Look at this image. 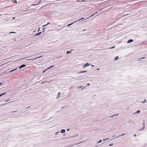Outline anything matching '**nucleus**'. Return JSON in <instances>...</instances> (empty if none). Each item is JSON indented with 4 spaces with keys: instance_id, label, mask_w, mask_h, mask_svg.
<instances>
[{
    "instance_id": "nucleus-1",
    "label": "nucleus",
    "mask_w": 147,
    "mask_h": 147,
    "mask_svg": "<svg viewBox=\"0 0 147 147\" xmlns=\"http://www.w3.org/2000/svg\"><path fill=\"white\" fill-rule=\"evenodd\" d=\"M42 57V56H41L40 57H37L35 58H33V59L31 58L30 57H28V61H29V60H35L37 58H39Z\"/></svg>"
},
{
    "instance_id": "nucleus-2",
    "label": "nucleus",
    "mask_w": 147,
    "mask_h": 147,
    "mask_svg": "<svg viewBox=\"0 0 147 147\" xmlns=\"http://www.w3.org/2000/svg\"><path fill=\"white\" fill-rule=\"evenodd\" d=\"M90 64L88 63H87L86 64L84 65H83V68H85L86 67H88L89 65Z\"/></svg>"
},
{
    "instance_id": "nucleus-3",
    "label": "nucleus",
    "mask_w": 147,
    "mask_h": 147,
    "mask_svg": "<svg viewBox=\"0 0 147 147\" xmlns=\"http://www.w3.org/2000/svg\"><path fill=\"white\" fill-rule=\"evenodd\" d=\"M84 18H81V19H79V20H78V21H76V22H77V21H79L80 20H82V19H83ZM75 22H73V23H71V24H68V25H67V26H71V25H72V24H73V23H75Z\"/></svg>"
},
{
    "instance_id": "nucleus-4",
    "label": "nucleus",
    "mask_w": 147,
    "mask_h": 147,
    "mask_svg": "<svg viewBox=\"0 0 147 147\" xmlns=\"http://www.w3.org/2000/svg\"><path fill=\"white\" fill-rule=\"evenodd\" d=\"M79 134H76L75 135H74L72 136H71V137H69V138H73V137H74V138L78 136H79Z\"/></svg>"
},
{
    "instance_id": "nucleus-5",
    "label": "nucleus",
    "mask_w": 147,
    "mask_h": 147,
    "mask_svg": "<svg viewBox=\"0 0 147 147\" xmlns=\"http://www.w3.org/2000/svg\"><path fill=\"white\" fill-rule=\"evenodd\" d=\"M133 41V40L132 39H131L129 40L127 42V43H129L132 42Z\"/></svg>"
},
{
    "instance_id": "nucleus-6",
    "label": "nucleus",
    "mask_w": 147,
    "mask_h": 147,
    "mask_svg": "<svg viewBox=\"0 0 147 147\" xmlns=\"http://www.w3.org/2000/svg\"><path fill=\"white\" fill-rule=\"evenodd\" d=\"M26 66V65L23 64V65H21L20 67L19 68V69H21V68H23V67H25Z\"/></svg>"
},
{
    "instance_id": "nucleus-7",
    "label": "nucleus",
    "mask_w": 147,
    "mask_h": 147,
    "mask_svg": "<svg viewBox=\"0 0 147 147\" xmlns=\"http://www.w3.org/2000/svg\"><path fill=\"white\" fill-rule=\"evenodd\" d=\"M41 34V32H40L39 33H36L35 35V36H38V35H40Z\"/></svg>"
},
{
    "instance_id": "nucleus-8",
    "label": "nucleus",
    "mask_w": 147,
    "mask_h": 147,
    "mask_svg": "<svg viewBox=\"0 0 147 147\" xmlns=\"http://www.w3.org/2000/svg\"><path fill=\"white\" fill-rule=\"evenodd\" d=\"M65 129H63L61 130V133H64L65 132Z\"/></svg>"
},
{
    "instance_id": "nucleus-9",
    "label": "nucleus",
    "mask_w": 147,
    "mask_h": 147,
    "mask_svg": "<svg viewBox=\"0 0 147 147\" xmlns=\"http://www.w3.org/2000/svg\"><path fill=\"white\" fill-rule=\"evenodd\" d=\"M60 95H61L60 93V92H59L57 94V98H59L60 96Z\"/></svg>"
},
{
    "instance_id": "nucleus-10",
    "label": "nucleus",
    "mask_w": 147,
    "mask_h": 147,
    "mask_svg": "<svg viewBox=\"0 0 147 147\" xmlns=\"http://www.w3.org/2000/svg\"><path fill=\"white\" fill-rule=\"evenodd\" d=\"M145 128V126L143 127H142V128H141V129H140L139 130V131H142V130H144V129Z\"/></svg>"
},
{
    "instance_id": "nucleus-11",
    "label": "nucleus",
    "mask_w": 147,
    "mask_h": 147,
    "mask_svg": "<svg viewBox=\"0 0 147 147\" xmlns=\"http://www.w3.org/2000/svg\"><path fill=\"white\" fill-rule=\"evenodd\" d=\"M125 134H121V135L120 136H116L115 137V138H119L120 136H122L123 135H124Z\"/></svg>"
},
{
    "instance_id": "nucleus-12",
    "label": "nucleus",
    "mask_w": 147,
    "mask_h": 147,
    "mask_svg": "<svg viewBox=\"0 0 147 147\" xmlns=\"http://www.w3.org/2000/svg\"><path fill=\"white\" fill-rule=\"evenodd\" d=\"M86 72V71H80L79 72V74H81V73H85V72Z\"/></svg>"
},
{
    "instance_id": "nucleus-13",
    "label": "nucleus",
    "mask_w": 147,
    "mask_h": 147,
    "mask_svg": "<svg viewBox=\"0 0 147 147\" xmlns=\"http://www.w3.org/2000/svg\"><path fill=\"white\" fill-rule=\"evenodd\" d=\"M140 112V110H138L136 112L134 113V114H136V113H139Z\"/></svg>"
},
{
    "instance_id": "nucleus-14",
    "label": "nucleus",
    "mask_w": 147,
    "mask_h": 147,
    "mask_svg": "<svg viewBox=\"0 0 147 147\" xmlns=\"http://www.w3.org/2000/svg\"><path fill=\"white\" fill-rule=\"evenodd\" d=\"M118 56L116 57L114 59L115 61H116V60H117L118 59Z\"/></svg>"
},
{
    "instance_id": "nucleus-15",
    "label": "nucleus",
    "mask_w": 147,
    "mask_h": 147,
    "mask_svg": "<svg viewBox=\"0 0 147 147\" xmlns=\"http://www.w3.org/2000/svg\"><path fill=\"white\" fill-rule=\"evenodd\" d=\"M118 114H116V115H112V116H110V117H111V118H113V117L115 116H116V115L118 116Z\"/></svg>"
},
{
    "instance_id": "nucleus-16",
    "label": "nucleus",
    "mask_w": 147,
    "mask_h": 147,
    "mask_svg": "<svg viewBox=\"0 0 147 147\" xmlns=\"http://www.w3.org/2000/svg\"><path fill=\"white\" fill-rule=\"evenodd\" d=\"M38 5V4H33L31 5V6H36Z\"/></svg>"
},
{
    "instance_id": "nucleus-17",
    "label": "nucleus",
    "mask_w": 147,
    "mask_h": 147,
    "mask_svg": "<svg viewBox=\"0 0 147 147\" xmlns=\"http://www.w3.org/2000/svg\"><path fill=\"white\" fill-rule=\"evenodd\" d=\"M98 13V12H96V13H94V14H92L91 16H90V17H88V18H86V19H88V18H90V17H92V16H93L94 15V14H95L96 13Z\"/></svg>"
},
{
    "instance_id": "nucleus-18",
    "label": "nucleus",
    "mask_w": 147,
    "mask_h": 147,
    "mask_svg": "<svg viewBox=\"0 0 147 147\" xmlns=\"http://www.w3.org/2000/svg\"><path fill=\"white\" fill-rule=\"evenodd\" d=\"M17 69H14L13 70H11V71H10V72H13V71L16 70Z\"/></svg>"
},
{
    "instance_id": "nucleus-19",
    "label": "nucleus",
    "mask_w": 147,
    "mask_h": 147,
    "mask_svg": "<svg viewBox=\"0 0 147 147\" xmlns=\"http://www.w3.org/2000/svg\"><path fill=\"white\" fill-rule=\"evenodd\" d=\"M102 141V140H100L97 143V144H98L101 142Z\"/></svg>"
},
{
    "instance_id": "nucleus-20",
    "label": "nucleus",
    "mask_w": 147,
    "mask_h": 147,
    "mask_svg": "<svg viewBox=\"0 0 147 147\" xmlns=\"http://www.w3.org/2000/svg\"><path fill=\"white\" fill-rule=\"evenodd\" d=\"M50 24V22H48L47 24L43 25V26H47V25H48L49 24Z\"/></svg>"
},
{
    "instance_id": "nucleus-21",
    "label": "nucleus",
    "mask_w": 147,
    "mask_h": 147,
    "mask_svg": "<svg viewBox=\"0 0 147 147\" xmlns=\"http://www.w3.org/2000/svg\"><path fill=\"white\" fill-rule=\"evenodd\" d=\"M54 66V65H52V66H51V67H49V68L47 69V70L51 68H52V67H53Z\"/></svg>"
},
{
    "instance_id": "nucleus-22",
    "label": "nucleus",
    "mask_w": 147,
    "mask_h": 147,
    "mask_svg": "<svg viewBox=\"0 0 147 147\" xmlns=\"http://www.w3.org/2000/svg\"><path fill=\"white\" fill-rule=\"evenodd\" d=\"M54 66V65H52V66H51V67H49V68L47 69V70L51 68H52V67H53Z\"/></svg>"
},
{
    "instance_id": "nucleus-23",
    "label": "nucleus",
    "mask_w": 147,
    "mask_h": 147,
    "mask_svg": "<svg viewBox=\"0 0 147 147\" xmlns=\"http://www.w3.org/2000/svg\"><path fill=\"white\" fill-rule=\"evenodd\" d=\"M54 66V65H52V66H51V67H49V68L47 69V70L51 68H52V67H53Z\"/></svg>"
},
{
    "instance_id": "nucleus-24",
    "label": "nucleus",
    "mask_w": 147,
    "mask_h": 147,
    "mask_svg": "<svg viewBox=\"0 0 147 147\" xmlns=\"http://www.w3.org/2000/svg\"><path fill=\"white\" fill-rule=\"evenodd\" d=\"M146 102V100L145 99H144V101L142 102L143 103H145Z\"/></svg>"
},
{
    "instance_id": "nucleus-25",
    "label": "nucleus",
    "mask_w": 147,
    "mask_h": 147,
    "mask_svg": "<svg viewBox=\"0 0 147 147\" xmlns=\"http://www.w3.org/2000/svg\"><path fill=\"white\" fill-rule=\"evenodd\" d=\"M71 53V52L70 51H68L67 52V54H68L69 53Z\"/></svg>"
},
{
    "instance_id": "nucleus-26",
    "label": "nucleus",
    "mask_w": 147,
    "mask_h": 147,
    "mask_svg": "<svg viewBox=\"0 0 147 147\" xmlns=\"http://www.w3.org/2000/svg\"><path fill=\"white\" fill-rule=\"evenodd\" d=\"M9 62H7V63H3V64H2V65H1L0 66H2V65H5V64H6L7 63H9Z\"/></svg>"
},
{
    "instance_id": "nucleus-27",
    "label": "nucleus",
    "mask_w": 147,
    "mask_h": 147,
    "mask_svg": "<svg viewBox=\"0 0 147 147\" xmlns=\"http://www.w3.org/2000/svg\"><path fill=\"white\" fill-rule=\"evenodd\" d=\"M45 27H43V28H42V30H43V31H42V32H44V30H45Z\"/></svg>"
},
{
    "instance_id": "nucleus-28",
    "label": "nucleus",
    "mask_w": 147,
    "mask_h": 147,
    "mask_svg": "<svg viewBox=\"0 0 147 147\" xmlns=\"http://www.w3.org/2000/svg\"><path fill=\"white\" fill-rule=\"evenodd\" d=\"M59 132L58 131V132H56V133H55V135H58V134L59 133Z\"/></svg>"
},
{
    "instance_id": "nucleus-29",
    "label": "nucleus",
    "mask_w": 147,
    "mask_h": 147,
    "mask_svg": "<svg viewBox=\"0 0 147 147\" xmlns=\"http://www.w3.org/2000/svg\"><path fill=\"white\" fill-rule=\"evenodd\" d=\"M115 48V46H113V47H111V48H110V49H113L114 48Z\"/></svg>"
},
{
    "instance_id": "nucleus-30",
    "label": "nucleus",
    "mask_w": 147,
    "mask_h": 147,
    "mask_svg": "<svg viewBox=\"0 0 147 147\" xmlns=\"http://www.w3.org/2000/svg\"><path fill=\"white\" fill-rule=\"evenodd\" d=\"M47 69H45V70H44V71H43L42 73H45V72L46 71H47Z\"/></svg>"
},
{
    "instance_id": "nucleus-31",
    "label": "nucleus",
    "mask_w": 147,
    "mask_h": 147,
    "mask_svg": "<svg viewBox=\"0 0 147 147\" xmlns=\"http://www.w3.org/2000/svg\"><path fill=\"white\" fill-rule=\"evenodd\" d=\"M13 33H16V32H11L9 33V34Z\"/></svg>"
},
{
    "instance_id": "nucleus-32",
    "label": "nucleus",
    "mask_w": 147,
    "mask_h": 147,
    "mask_svg": "<svg viewBox=\"0 0 147 147\" xmlns=\"http://www.w3.org/2000/svg\"><path fill=\"white\" fill-rule=\"evenodd\" d=\"M41 2V1H39V3H37V4H38V5Z\"/></svg>"
},
{
    "instance_id": "nucleus-33",
    "label": "nucleus",
    "mask_w": 147,
    "mask_h": 147,
    "mask_svg": "<svg viewBox=\"0 0 147 147\" xmlns=\"http://www.w3.org/2000/svg\"><path fill=\"white\" fill-rule=\"evenodd\" d=\"M143 125H144L143 127L145 126V123H144H144H143Z\"/></svg>"
},
{
    "instance_id": "nucleus-34",
    "label": "nucleus",
    "mask_w": 147,
    "mask_h": 147,
    "mask_svg": "<svg viewBox=\"0 0 147 147\" xmlns=\"http://www.w3.org/2000/svg\"><path fill=\"white\" fill-rule=\"evenodd\" d=\"M77 1L78 2H82L81 1H80V0H77Z\"/></svg>"
},
{
    "instance_id": "nucleus-35",
    "label": "nucleus",
    "mask_w": 147,
    "mask_h": 147,
    "mask_svg": "<svg viewBox=\"0 0 147 147\" xmlns=\"http://www.w3.org/2000/svg\"><path fill=\"white\" fill-rule=\"evenodd\" d=\"M108 139V138L105 139H103V141H105L106 140H107V139Z\"/></svg>"
},
{
    "instance_id": "nucleus-36",
    "label": "nucleus",
    "mask_w": 147,
    "mask_h": 147,
    "mask_svg": "<svg viewBox=\"0 0 147 147\" xmlns=\"http://www.w3.org/2000/svg\"><path fill=\"white\" fill-rule=\"evenodd\" d=\"M113 145V144H110L109 145V146H111Z\"/></svg>"
},
{
    "instance_id": "nucleus-37",
    "label": "nucleus",
    "mask_w": 147,
    "mask_h": 147,
    "mask_svg": "<svg viewBox=\"0 0 147 147\" xmlns=\"http://www.w3.org/2000/svg\"><path fill=\"white\" fill-rule=\"evenodd\" d=\"M6 92H5L3 93L2 94H2V96L3 95H4L5 94H6Z\"/></svg>"
},
{
    "instance_id": "nucleus-38",
    "label": "nucleus",
    "mask_w": 147,
    "mask_h": 147,
    "mask_svg": "<svg viewBox=\"0 0 147 147\" xmlns=\"http://www.w3.org/2000/svg\"><path fill=\"white\" fill-rule=\"evenodd\" d=\"M15 2H13H13L14 3H17V2L15 0Z\"/></svg>"
},
{
    "instance_id": "nucleus-39",
    "label": "nucleus",
    "mask_w": 147,
    "mask_h": 147,
    "mask_svg": "<svg viewBox=\"0 0 147 147\" xmlns=\"http://www.w3.org/2000/svg\"><path fill=\"white\" fill-rule=\"evenodd\" d=\"M145 58V57H143L140 58V59H143Z\"/></svg>"
},
{
    "instance_id": "nucleus-40",
    "label": "nucleus",
    "mask_w": 147,
    "mask_h": 147,
    "mask_svg": "<svg viewBox=\"0 0 147 147\" xmlns=\"http://www.w3.org/2000/svg\"><path fill=\"white\" fill-rule=\"evenodd\" d=\"M85 1H86L85 0H83L81 1H82V2H85Z\"/></svg>"
},
{
    "instance_id": "nucleus-41",
    "label": "nucleus",
    "mask_w": 147,
    "mask_h": 147,
    "mask_svg": "<svg viewBox=\"0 0 147 147\" xmlns=\"http://www.w3.org/2000/svg\"><path fill=\"white\" fill-rule=\"evenodd\" d=\"M69 130H70V129H67V131H69Z\"/></svg>"
},
{
    "instance_id": "nucleus-42",
    "label": "nucleus",
    "mask_w": 147,
    "mask_h": 147,
    "mask_svg": "<svg viewBox=\"0 0 147 147\" xmlns=\"http://www.w3.org/2000/svg\"><path fill=\"white\" fill-rule=\"evenodd\" d=\"M82 87V86H80V87H78V88H81Z\"/></svg>"
},
{
    "instance_id": "nucleus-43",
    "label": "nucleus",
    "mask_w": 147,
    "mask_h": 147,
    "mask_svg": "<svg viewBox=\"0 0 147 147\" xmlns=\"http://www.w3.org/2000/svg\"><path fill=\"white\" fill-rule=\"evenodd\" d=\"M87 85L88 86H89L90 85V84L89 83H88Z\"/></svg>"
},
{
    "instance_id": "nucleus-44",
    "label": "nucleus",
    "mask_w": 147,
    "mask_h": 147,
    "mask_svg": "<svg viewBox=\"0 0 147 147\" xmlns=\"http://www.w3.org/2000/svg\"><path fill=\"white\" fill-rule=\"evenodd\" d=\"M134 136H136V134H134Z\"/></svg>"
},
{
    "instance_id": "nucleus-45",
    "label": "nucleus",
    "mask_w": 147,
    "mask_h": 147,
    "mask_svg": "<svg viewBox=\"0 0 147 147\" xmlns=\"http://www.w3.org/2000/svg\"><path fill=\"white\" fill-rule=\"evenodd\" d=\"M97 70H100V69H99V68H97Z\"/></svg>"
},
{
    "instance_id": "nucleus-46",
    "label": "nucleus",
    "mask_w": 147,
    "mask_h": 147,
    "mask_svg": "<svg viewBox=\"0 0 147 147\" xmlns=\"http://www.w3.org/2000/svg\"><path fill=\"white\" fill-rule=\"evenodd\" d=\"M60 30V29L59 30H58V29H57L56 30H57V31H58Z\"/></svg>"
},
{
    "instance_id": "nucleus-47",
    "label": "nucleus",
    "mask_w": 147,
    "mask_h": 147,
    "mask_svg": "<svg viewBox=\"0 0 147 147\" xmlns=\"http://www.w3.org/2000/svg\"><path fill=\"white\" fill-rule=\"evenodd\" d=\"M2 83H0V86L2 84Z\"/></svg>"
},
{
    "instance_id": "nucleus-48",
    "label": "nucleus",
    "mask_w": 147,
    "mask_h": 147,
    "mask_svg": "<svg viewBox=\"0 0 147 147\" xmlns=\"http://www.w3.org/2000/svg\"><path fill=\"white\" fill-rule=\"evenodd\" d=\"M2 96V94H0V97H1Z\"/></svg>"
},
{
    "instance_id": "nucleus-49",
    "label": "nucleus",
    "mask_w": 147,
    "mask_h": 147,
    "mask_svg": "<svg viewBox=\"0 0 147 147\" xmlns=\"http://www.w3.org/2000/svg\"><path fill=\"white\" fill-rule=\"evenodd\" d=\"M9 100H6V101H5V102H7V101H9Z\"/></svg>"
},
{
    "instance_id": "nucleus-50",
    "label": "nucleus",
    "mask_w": 147,
    "mask_h": 147,
    "mask_svg": "<svg viewBox=\"0 0 147 147\" xmlns=\"http://www.w3.org/2000/svg\"><path fill=\"white\" fill-rule=\"evenodd\" d=\"M45 82V81L43 82L42 83V84H43Z\"/></svg>"
},
{
    "instance_id": "nucleus-51",
    "label": "nucleus",
    "mask_w": 147,
    "mask_h": 147,
    "mask_svg": "<svg viewBox=\"0 0 147 147\" xmlns=\"http://www.w3.org/2000/svg\"><path fill=\"white\" fill-rule=\"evenodd\" d=\"M15 17H13V18H12V19H15Z\"/></svg>"
},
{
    "instance_id": "nucleus-52",
    "label": "nucleus",
    "mask_w": 147,
    "mask_h": 147,
    "mask_svg": "<svg viewBox=\"0 0 147 147\" xmlns=\"http://www.w3.org/2000/svg\"><path fill=\"white\" fill-rule=\"evenodd\" d=\"M85 30H85V29H84V30H83V31H85Z\"/></svg>"
},
{
    "instance_id": "nucleus-53",
    "label": "nucleus",
    "mask_w": 147,
    "mask_h": 147,
    "mask_svg": "<svg viewBox=\"0 0 147 147\" xmlns=\"http://www.w3.org/2000/svg\"><path fill=\"white\" fill-rule=\"evenodd\" d=\"M91 66H93V67H94V65H91Z\"/></svg>"
},
{
    "instance_id": "nucleus-54",
    "label": "nucleus",
    "mask_w": 147,
    "mask_h": 147,
    "mask_svg": "<svg viewBox=\"0 0 147 147\" xmlns=\"http://www.w3.org/2000/svg\"><path fill=\"white\" fill-rule=\"evenodd\" d=\"M40 28H39V29H38V31H39V30H39Z\"/></svg>"
},
{
    "instance_id": "nucleus-55",
    "label": "nucleus",
    "mask_w": 147,
    "mask_h": 147,
    "mask_svg": "<svg viewBox=\"0 0 147 147\" xmlns=\"http://www.w3.org/2000/svg\"><path fill=\"white\" fill-rule=\"evenodd\" d=\"M40 28H39V29H38V31H39V30H39Z\"/></svg>"
},
{
    "instance_id": "nucleus-56",
    "label": "nucleus",
    "mask_w": 147,
    "mask_h": 147,
    "mask_svg": "<svg viewBox=\"0 0 147 147\" xmlns=\"http://www.w3.org/2000/svg\"><path fill=\"white\" fill-rule=\"evenodd\" d=\"M15 112H16V111H15ZM15 112V111H13V112Z\"/></svg>"
},
{
    "instance_id": "nucleus-57",
    "label": "nucleus",
    "mask_w": 147,
    "mask_h": 147,
    "mask_svg": "<svg viewBox=\"0 0 147 147\" xmlns=\"http://www.w3.org/2000/svg\"><path fill=\"white\" fill-rule=\"evenodd\" d=\"M71 51H73V49H71Z\"/></svg>"
},
{
    "instance_id": "nucleus-58",
    "label": "nucleus",
    "mask_w": 147,
    "mask_h": 147,
    "mask_svg": "<svg viewBox=\"0 0 147 147\" xmlns=\"http://www.w3.org/2000/svg\"><path fill=\"white\" fill-rule=\"evenodd\" d=\"M138 60H140V59H138Z\"/></svg>"
},
{
    "instance_id": "nucleus-59",
    "label": "nucleus",
    "mask_w": 147,
    "mask_h": 147,
    "mask_svg": "<svg viewBox=\"0 0 147 147\" xmlns=\"http://www.w3.org/2000/svg\"><path fill=\"white\" fill-rule=\"evenodd\" d=\"M73 88V87H71L70 89H71V88Z\"/></svg>"
},
{
    "instance_id": "nucleus-60",
    "label": "nucleus",
    "mask_w": 147,
    "mask_h": 147,
    "mask_svg": "<svg viewBox=\"0 0 147 147\" xmlns=\"http://www.w3.org/2000/svg\"><path fill=\"white\" fill-rule=\"evenodd\" d=\"M80 142V143H82V142Z\"/></svg>"
},
{
    "instance_id": "nucleus-61",
    "label": "nucleus",
    "mask_w": 147,
    "mask_h": 147,
    "mask_svg": "<svg viewBox=\"0 0 147 147\" xmlns=\"http://www.w3.org/2000/svg\"><path fill=\"white\" fill-rule=\"evenodd\" d=\"M6 104V103H5V104H3V105H5V104Z\"/></svg>"
},
{
    "instance_id": "nucleus-62",
    "label": "nucleus",
    "mask_w": 147,
    "mask_h": 147,
    "mask_svg": "<svg viewBox=\"0 0 147 147\" xmlns=\"http://www.w3.org/2000/svg\"><path fill=\"white\" fill-rule=\"evenodd\" d=\"M125 16V15H124L123 16Z\"/></svg>"
},
{
    "instance_id": "nucleus-63",
    "label": "nucleus",
    "mask_w": 147,
    "mask_h": 147,
    "mask_svg": "<svg viewBox=\"0 0 147 147\" xmlns=\"http://www.w3.org/2000/svg\"><path fill=\"white\" fill-rule=\"evenodd\" d=\"M28 107V108H29V107Z\"/></svg>"
},
{
    "instance_id": "nucleus-64",
    "label": "nucleus",
    "mask_w": 147,
    "mask_h": 147,
    "mask_svg": "<svg viewBox=\"0 0 147 147\" xmlns=\"http://www.w3.org/2000/svg\"><path fill=\"white\" fill-rule=\"evenodd\" d=\"M1 16V15H0V16Z\"/></svg>"
}]
</instances>
